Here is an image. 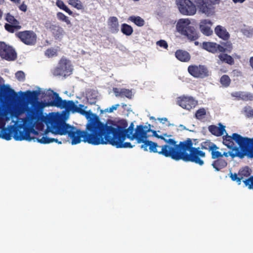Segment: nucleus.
<instances>
[{
    "label": "nucleus",
    "instance_id": "30",
    "mask_svg": "<svg viewBox=\"0 0 253 253\" xmlns=\"http://www.w3.org/2000/svg\"><path fill=\"white\" fill-rule=\"evenodd\" d=\"M56 6L60 9L65 11L69 15H72L73 12L68 8V7L61 0H57L56 2Z\"/></svg>",
    "mask_w": 253,
    "mask_h": 253
},
{
    "label": "nucleus",
    "instance_id": "12",
    "mask_svg": "<svg viewBox=\"0 0 253 253\" xmlns=\"http://www.w3.org/2000/svg\"><path fill=\"white\" fill-rule=\"evenodd\" d=\"M0 128H3L5 125V113L10 107L9 100L6 96H1L0 97Z\"/></svg>",
    "mask_w": 253,
    "mask_h": 253
},
{
    "label": "nucleus",
    "instance_id": "57",
    "mask_svg": "<svg viewBox=\"0 0 253 253\" xmlns=\"http://www.w3.org/2000/svg\"><path fill=\"white\" fill-rule=\"evenodd\" d=\"M158 120L163 124H164L166 122L168 121V119L166 118H159Z\"/></svg>",
    "mask_w": 253,
    "mask_h": 253
},
{
    "label": "nucleus",
    "instance_id": "38",
    "mask_svg": "<svg viewBox=\"0 0 253 253\" xmlns=\"http://www.w3.org/2000/svg\"><path fill=\"white\" fill-rule=\"evenodd\" d=\"M119 106H120V104H115L114 105H112L110 107L105 109V110H101V113L102 114L103 113H112L115 110H116Z\"/></svg>",
    "mask_w": 253,
    "mask_h": 253
},
{
    "label": "nucleus",
    "instance_id": "45",
    "mask_svg": "<svg viewBox=\"0 0 253 253\" xmlns=\"http://www.w3.org/2000/svg\"><path fill=\"white\" fill-rule=\"evenodd\" d=\"M244 112L248 117H253V109L250 107H246L244 108Z\"/></svg>",
    "mask_w": 253,
    "mask_h": 253
},
{
    "label": "nucleus",
    "instance_id": "4",
    "mask_svg": "<svg viewBox=\"0 0 253 253\" xmlns=\"http://www.w3.org/2000/svg\"><path fill=\"white\" fill-rule=\"evenodd\" d=\"M202 147L209 150L211 153V158L212 159H216L219 158L228 157L230 156L232 158L235 157H239L243 158L245 156H247L248 158H253V152H250L246 153V152L238 147L234 148L228 152H221L219 151V148L216 146L214 143L210 141H207L203 143Z\"/></svg>",
    "mask_w": 253,
    "mask_h": 253
},
{
    "label": "nucleus",
    "instance_id": "23",
    "mask_svg": "<svg viewBox=\"0 0 253 253\" xmlns=\"http://www.w3.org/2000/svg\"><path fill=\"white\" fill-rule=\"evenodd\" d=\"M232 96L238 99H242L246 101L253 100V94L248 92H235L232 93Z\"/></svg>",
    "mask_w": 253,
    "mask_h": 253
},
{
    "label": "nucleus",
    "instance_id": "15",
    "mask_svg": "<svg viewBox=\"0 0 253 253\" xmlns=\"http://www.w3.org/2000/svg\"><path fill=\"white\" fill-rule=\"evenodd\" d=\"M213 22L209 19H204L200 20L199 23L200 31L205 36H210L213 34L212 27Z\"/></svg>",
    "mask_w": 253,
    "mask_h": 253
},
{
    "label": "nucleus",
    "instance_id": "26",
    "mask_svg": "<svg viewBox=\"0 0 253 253\" xmlns=\"http://www.w3.org/2000/svg\"><path fill=\"white\" fill-rule=\"evenodd\" d=\"M217 43L213 42H204L203 43V48L205 50L211 53L216 52Z\"/></svg>",
    "mask_w": 253,
    "mask_h": 253
},
{
    "label": "nucleus",
    "instance_id": "39",
    "mask_svg": "<svg viewBox=\"0 0 253 253\" xmlns=\"http://www.w3.org/2000/svg\"><path fill=\"white\" fill-rule=\"evenodd\" d=\"M57 52L56 49L50 48L46 50L45 55L48 57H52L57 55Z\"/></svg>",
    "mask_w": 253,
    "mask_h": 253
},
{
    "label": "nucleus",
    "instance_id": "55",
    "mask_svg": "<svg viewBox=\"0 0 253 253\" xmlns=\"http://www.w3.org/2000/svg\"><path fill=\"white\" fill-rule=\"evenodd\" d=\"M223 45H224V47L225 48H228V47H230V52L231 51V49L232 48V44L231 43H227H227H224L223 44Z\"/></svg>",
    "mask_w": 253,
    "mask_h": 253
},
{
    "label": "nucleus",
    "instance_id": "64",
    "mask_svg": "<svg viewBox=\"0 0 253 253\" xmlns=\"http://www.w3.org/2000/svg\"><path fill=\"white\" fill-rule=\"evenodd\" d=\"M122 105H123V106H126V105H125V104H123Z\"/></svg>",
    "mask_w": 253,
    "mask_h": 253
},
{
    "label": "nucleus",
    "instance_id": "5",
    "mask_svg": "<svg viewBox=\"0 0 253 253\" xmlns=\"http://www.w3.org/2000/svg\"><path fill=\"white\" fill-rule=\"evenodd\" d=\"M222 139L223 144L231 150L237 147L235 146L236 144L239 145L240 149L244 150L246 153L251 152L253 153V138L243 137L236 133L230 135L226 132L223 136Z\"/></svg>",
    "mask_w": 253,
    "mask_h": 253
},
{
    "label": "nucleus",
    "instance_id": "53",
    "mask_svg": "<svg viewBox=\"0 0 253 253\" xmlns=\"http://www.w3.org/2000/svg\"><path fill=\"white\" fill-rule=\"evenodd\" d=\"M177 131H182L183 130H188L183 125H180L178 126H177Z\"/></svg>",
    "mask_w": 253,
    "mask_h": 253
},
{
    "label": "nucleus",
    "instance_id": "28",
    "mask_svg": "<svg viewBox=\"0 0 253 253\" xmlns=\"http://www.w3.org/2000/svg\"><path fill=\"white\" fill-rule=\"evenodd\" d=\"M121 30L124 35L127 36H130L133 32L132 27L125 23L121 25Z\"/></svg>",
    "mask_w": 253,
    "mask_h": 253
},
{
    "label": "nucleus",
    "instance_id": "48",
    "mask_svg": "<svg viewBox=\"0 0 253 253\" xmlns=\"http://www.w3.org/2000/svg\"><path fill=\"white\" fill-rule=\"evenodd\" d=\"M230 48L228 47V48H225L223 44L219 45L217 43L216 52L218 51L221 52H230Z\"/></svg>",
    "mask_w": 253,
    "mask_h": 253
},
{
    "label": "nucleus",
    "instance_id": "6",
    "mask_svg": "<svg viewBox=\"0 0 253 253\" xmlns=\"http://www.w3.org/2000/svg\"><path fill=\"white\" fill-rule=\"evenodd\" d=\"M191 20L185 18L178 19L176 23V30L178 33L186 36L189 40L194 41L198 37L195 28L191 25Z\"/></svg>",
    "mask_w": 253,
    "mask_h": 253
},
{
    "label": "nucleus",
    "instance_id": "21",
    "mask_svg": "<svg viewBox=\"0 0 253 253\" xmlns=\"http://www.w3.org/2000/svg\"><path fill=\"white\" fill-rule=\"evenodd\" d=\"M49 29L56 39H61L65 34L64 30L59 26L52 25Z\"/></svg>",
    "mask_w": 253,
    "mask_h": 253
},
{
    "label": "nucleus",
    "instance_id": "43",
    "mask_svg": "<svg viewBox=\"0 0 253 253\" xmlns=\"http://www.w3.org/2000/svg\"><path fill=\"white\" fill-rule=\"evenodd\" d=\"M11 135L5 129H1V138L6 140H9L11 139Z\"/></svg>",
    "mask_w": 253,
    "mask_h": 253
},
{
    "label": "nucleus",
    "instance_id": "32",
    "mask_svg": "<svg viewBox=\"0 0 253 253\" xmlns=\"http://www.w3.org/2000/svg\"><path fill=\"white\" fill-rule=\"evenodd\" d=\"M57 18L60 21L65 23L67 25L71 26L72 23L69 18L64 13L58 12L56 14Z\"/></svg>",
    "mask_w": 253,
    "mask_h": 253
},
{
    "label": "nucleus",
    "instance_id": "13",
    "mask_svg": "<svg viewBox=\"0 0 253 253\" xmlns=\"http://www.w3.org/2000/svg\"><path fill=\"white\" fill-rule=\"evenodd\" d=\"M189 74L195 78H203L209 75L207 69L203 65H191L188 68Z\"/></svg>",
    "mask_w": 253,
    "mask_h": 253
},
{
    "label": "nucleus",
    "instance_id": "20",
    "mask_svg": "<svg viewBox=\"0 0 253 253\" xmlns=\"http://www.w3.org/2000/svg\"><path fill=\"white\" fill-rule=\"evenodd\" d=\"M215 34L220 39L227 40L229 38L230 35L226 28L221 25H217L214 29Z\"/></svg>",
    "mask_w": 253,
    "mask_h": 253
},
{
    "label": "nucleus",
    "instance_id": "22",
    "mask_svg": "<svg viewBox=\"0 0 253 253\" xmlns=\"http://www.w3.org/2000/svg\"><path fill=\"white\" fill-rule=\"evenodd\" d=\"M37 124L38 126H42L41 122H39V120L33 116L28 117L23 121V125L25 127H34L35 124Z\"/></svg>",
    "mask_w": 253,
    "mask_h": 253
},
{
    "label": "nucleus",
    "instance_id": "46",
    "mask_svg": "<svg viewBox=\"0 0 253 253\" xmlns=\"http://www.w3.org/2000/svg\"><path fill=\"white\" fill-rule=\"evenodd\" d=\"M191 1H192L191 0H176V4L177 8H179L184 5L190 3Z\"/></svg>",
    "mask_w": 253,
    "mask_h": 253
},
{
    "label": "nucleus",
    "instance_id": "58",
    "mask_svg": "<svg viewBox=\"0 0 253 253\" xmlns=\"http://www.w3.org/2000/svg\"><path fill=\"white\" fill-rule=\"evenodd\" d=\"M242 32H243V34L245 35H246L247 36H250V33H249V32H248V29L243 30Z\"/></svg>",
    "mask_w": 253,
    "mask_h": 253
},
{
    "label": "nucleus",
    "instance_id": "7",
    "mask_svg": "<svg viewBox=\"0 0 253 253\" xmlns=\"http://www.w3.org/2000/svg\"><path fill=\"white\" fill-rule=\"evenodd\" d=\"M220 0H197L196 1L199 11L208 17L215 14L214 5L219 4Z\"/></svg>",
    "mask_w": 253,
    "mask_h": 253
},
{
    "label": "nucleus",
    "instance_id": "59",
    "mask_svg": "<svg viewBox=\"0 0 253 253\" xmlns=\"http://www.w3.org/2000/svg\"><path fill=\"white\" fill-rule=\"evenodd\" d=\"M246 0H232V1L236 3H243Z\"/></svg>",
    "mask_w": 253,
    "mask_h": 253
},
{
    "label": "nucleus",
    "instance_id": "40",
    "mask_svg": "<svg viewBox=\"0 0 253 253\" xmlns=\"http://www.w3.org/2000/svg\"><path fill=\"white\" fill-rule=\"evenodd\" d=\"M121 92V97H126L128 98H131L132 96L131 91L127 89L122 88Z\"/></svg>",
    "mask_w": 253,
    "mask_h": 253
},
{
    "label": "nucleus",
    "instance_id": "24",
    "mask_svg": "<svg viewBox=\"0 0 253 253\" xmlns=\"http://www.w3.org/2000/svg\"><path fill=\"white\" fill-rule=\"evenodd\" d=\"M175 55L176 58L182 62H187L190 59L189 53L182 50H177Z\"/></svg>",
    "mask_w": 253,
    "mask_h": 253
},
{
    "label": "nucleus",
    "instance_id": "25",
    "mask_svg": "<svg viewBox=\"0 0 253 253\" xmlns=\"http://www.w3.org/2000/svg\"><path fill=\"white\" fill-rule=\"evenodd\" d=\"M227 165V162L223 159H218L215 160L212 164V167L216 171H219L222 169L226 167Z\"/></svg>",
    "mask_w": 253,
    "mask_h": 253
},
{
    "label": "nucleus",
    "instance_id": "19",
    "mask_svg": "<svg viewBox=\"0 0 253 253\" xmlns=\"http://www.w3.org/2000/svg\"><path fill=\"white\" fill-rule=\"evenodd\" d=\"M108 26L109 30L113 33H117L119 30L118 19L116 17L112 16L108 20Z\"/></svg>",
    "mask_w": 253,
    "mask_h": 253
},
{
    "label": "nucleus",
    "instance_id": "2",
    "mask_svg": "<svg viewBox=\"0 0 253 253\" xmlns=\"http://www.w3.org/2000/svg\"><path fill=\"white\" fill-rule=\"evenodd\" d=\"M153 135L164 140L167 144L161 146V150L159 151L157 148L160 147L156 143L150 141L149 150L151 152L158 153L166 157H170L176 161L182 160L185 162H192L202 166L204 161L201 158L205 157V153L201 150L200 148L193 147L190 140L186 142L177 143L174 138H171L172 135L164 133L158 135L156 131H153Z\"/></svg>",
    "mask_w": 253,
    "mask_h": 253
},
{
    "label": "nucleus",
    "instance_id": "18",
    "mask_svg": "<svg viewBox=\"0 0 253 253\" xmlns=\"http://www.w3.org/2000/svg\"><path fill=\"white\" fill-rule=\"evenodd\" d=\"M208 129L212 134L216 136H223L226 133L225 126L220 123L218 124V126L214 125L210 126Z\"/></svg>",
    "mask_w": 253,
    "mask_h": 253
},
{
    "label": "nucleus",
    "instance_id": "3",
    "mask_svg": "<svg viewBox=\"0 0 253 253\" xmlns=\"http://www.w3.org/2000/svg\"><path fill=\"white\" fill-rule=\"evenodd\" d=\"M116 129L110 131L108 135V142L109 144L117 148H132L135 145H132L130 142H125L126 138L132 141L136 140L137 143H142L141 148L145 151H148L149 147L150 141L147 140L149 137L148 134L152 131L149 126H137L134 130V125L132 122L129 127L125 120H121L115 123Z\"/></svg>",
    "mask_w": 253,
    "mask_h": 253
},
{
    "label": "nucleus",
    "instance_id": "33",
    "mask_svg": "<svg viewBox=\"0 0 253 253\" xmlns=\"http://www.w3.org/2000/svg\"><path fill=\"white\" fill-rule=\"evenodd\" d=\"M251 174L250 169L249 168L246 167L241 169L239 172V175L241 180H243L245 177L249 176Z\"/></svg>",
    "mask_w": 253,
    "mask_h": 253
},
{
    "label": "nucleus",
    "instance_id": "14",
    "mask_svg": "<svg viewBox=\"0 0 253 253\" xmlns=\"http://www.w3.org/2000/svg\"><path fill=\"white\" fill-rule=\"evenodd\" d=\"M16 35L22 42L26 44H33L36 42V35L34 32L31 31L19 32Z\"/></svg>",
    "mask_w": 253,
    "mask_h": 253
},
{
    "label": "nucleus",
    "instance_id": "35",
    "mask_svg": "<svg viewBox=\"0 0 253 253\" xmlns=\"http://www.w3.org/2000/svg\"><path fill=\"white\" fill-rule=\"evenodd\" d=\"M230 82L231 80L229 76L227 75H223L220 78V83L223 86H228L230 84Z\"/></svg>",
    "mask_w": 253,
    "mask_h": 253
},
{
    "label": "nucleus",
    "instance_id": "31",
    "mask_svg": "<svg viewBox=\"0 0 253 253\" xmlns=\"http://www.w3.org/2000/svg\"><path fill=\"white\" fill-rule=\"evenodd\" d=\"M128 20L139 27L143 26L145 24L144 20L139 16H131L128 18Z\"/></svg>",
    "mask_w": 253,
    "mask_h": 253
},
{
    "label": "nucleus",
    "instance_id": "29",
    "mask_svg": "<svg viewBox=\"0 0 253 253\" xmlns=\"http://www.w3.org/2000/svg\"><path fill=\"white\" fill-rule=\"evenodd\" d=\"M68 3L78 10H83L84 6L80 0H67Z\"/></svg>",
    "mask_w": 253,
    "mask_h": 253
},
{
    "label": "nucleus",
    "instance_id": "37",
    "mask_svg": "<svg viewBox=\"0 0 253 253\" xmlns=\"http://www.w3.org/2000/svg\"><path fill=\"white\" fill-rule=\"evenodd\" d=\"M206 111L204 108H201L198 110L195 114V117L199 120L202 119L206 115Z\"/></svg>",
    "mask_w": 253,
    "mask_h": 253
},
{
    "label": "nucleus",
    "instance_id": "8",
    "mask_svg": "<svg viewBox=\"0 0 253 253\" xmlns=\"http://www.w3.org/2000/svg\"><path fill=\"white\" fill-rule=\"evenodd\" d=\"M56 98L54 100L48 102H37L33 105V109L37 112L42 111L45 107L54 106L63 109L65 106V102L58 96V94L54 93Z\"/></svg>",
    "mask_w": 253,
    "mask_h": 253
},
{
    "label": "nucleus",
    "instance_id": "51",
    "mask_svg": "<svg viewBox=\"0 0 253 253\" xmlns=\"http://www.w3.org/2000/svg\"><path fill=\"white\" fill-rule=\"evenodd\" d=\"M122 88H114L113 92L116 97H121Z\"/></svg>",
    "mask_w": 253,
    "mask_h": 253
},
{
    "label": "nucleus",
    "instance_id": "54",
    "mask_svg": "<svg viewBox=\"0 0 253 253\" xmlns=\"http://www.w3.org/2000/svg\"><path fill=\"white\" fill-rule=\"evenodd\" d=\"M19 9L22 11H26L27 10V5L24 3H22L19 6Z\"/></svg>",
    "mask_w": 253,
    "mask_h": 253
},
{
    "label": "nucleus",
    "instance_id": "52",
    "mask_svg": "<svg viewBox=\"0 0 253 253\" xmlns=\"http://www.w3.org/2000/svg\"><path fill=\"white\" fill-rule=\"evenodd\" d=\"M24 94L27 96H29V95L37 96L38 95L39 93L36 91H31L30 90H27L24 93Z\"/></svg>",
    "mask_w": 253,
    "mask_h": 253
},
{
    "label": "nucleus",
    "instance_id": "50",
    "mask_svg": "<svg viewBox=\"0 0 253 253\" xmlns=\"http://www.w3.org/2000/svg\"><path fill=\"white\" fill-rule=\"evenodd\" d=\"M157 45L161 47L167 49L168 47L167 42L164 40H160L156 42Z\"/></svg>",
    "mask_w": 253,
    "mask_h": 253
},
{
    "label": "nucleus",
    "instance_id": "42",
    "mask_svg": "<svg viewBox=\"0 0 253 253\" xmlns=\"http://www.w3.org/2000/svg\"><path fill=\"white\" fill-rule=\"evenodd\" d=\"M11 135L5 129H1V138L6 140H9L11 139Z\"/></svg>",
    "mask_w": 253,
    "mask_h": 253
},
{
    "label": "nucleus",
    "instance_id": "10",
    "mask_svg": "<svg viewBox=\"0 0 253 253\" xmlns=\"http://www.w3.org/2000/svg\"><path fill=\"white\" fill-rule=\"evenodd\" d=\"M72 71L71 62L65 58H62L59 62L58 67L55 70L54 74L65 76L70 75Z\"/></svg>",
    "mask_w": 253,
    "mask_h": 253
},
{
    "label": "nucleus",
    "instance_id": "44",
    "mask_svg": "<svg viewBox=\"0 0 253 253\" xmlns=\"http://www.w3.org/2000/svg\"><path fill=\"white\" fill-rule=\"evenodd\" d=\"M230 177L231 179L234 181H236L237 183L240 185L241 183V179L240 176L237 175L236 173H232L231 172L230 173Z\"/></svg>",
    "mask_w": 253,
    "mask_h": 253
},
{
    "label": "nucleus",
    "instance_id": "61",
    "mask_svg": "<svg viewBox=\"0 0 253 253\" xmlns=\"http://www.w3.org/2000/svg\"><path fill=\"white\" fill-rule=\"evenodd\" d=\"M2 14V11L0 10V18L1 17Z\"/></svg>",
    "mask_w": 253,
    "mask_h": 253
},
{
    "label": "nucleus",
    "instance_id": "49",
    "mask_svg": "<svg viewBox=\"0 0 253 253\" xmlns=\"http://www.w3.org/2000/svg\"><path fill=\"white\" fill-rule=\"evenodd\" d=\"M17 80L19 81H23L25 79V74L22 71H18L15 74Z\"/></svg>",
    "mask_w": 253,
    "mask_h": 253
},
{
    "label": "nucleus",
    "instance_id": "1",
    "mask_svg": "<svg viewBox=\"0 0 253 253\" xmlns=\"http://www.w3.org/2000/svg\"><path fill=\"white\" fill-rule=\"evenodd\" d=\"M65 102L64 108L73 113H78L85 117L88 122L85 131H81L65 122L67 117L66 112L54 113L51 115L49 121L46 123L47 128L41 138H36V141L42 144H48L55 142L61 144V141L47 136L48 133L53 134L64 135L68 134L71 139V144L76 145L83 141L89 144L98 145L106 144L109 141L108 135L110 131L116 129L115 122L108 121L105 124L101 122L97 116L92 112L86 111L87 107L82 104L77 105L73 101Z\"/></svg>",
    "mask_w": 253,
    "mask_h": 253
},
{
    "label": "nucleus",
    "instance_id": "47",
    "mask_svg": "<svg viewBox=\"0 0 253 253\" xmlns=\"http://www.w3.org/2000/svg\"><path fill=\"white\" fill-rule=\"evenodd\" d=\"M6 19L9 24H19V22L14 18V17L10 15L7 14L6 16Z\"/></svg>",
    "mask_w": 253,
    "mask_h": 253
},
{
    "label": "nucleus",
    "instance_id": "27",
    "mask_svg": "<svg viewBox=\"0 0 253 253\" xmlns=\"http://www.w3.org/2000/svg\"><path fill=\"white\" fill-rule=\"evenodd\" d=\"M218 57L221 62H225L231 65L234 64V59L229 55L221 53L219 54Z\"/></svg>",
    "mask_w": 253,
    "mask_h": 253
},
{
    "label": "nucleus",
    "instance_id": "41",
    "mask_svg": "<svg viewBox=\"0 0 253 253\" xmlns=\"http://www.w3.org/2000/svg\"><path fill=\"white\" fill-rule=\"evenodd\" d=\"M246 186L248 187L249 189L253 190V176L250 177L248 179L243 180Z\"/></svg>",
    "mask_w": 253,
    "mask_h": 253
},
{
    "label": "nucleus",
    "instance_id": "9",
    "mask_svg": "<svg viewBox=\"0 0 253 253\" xmlns=\"http://www.w3.org/2000/svg\"><path fill=\"white\" fill-rule=\"evenodd\" d=\"M177 103L183 109L190 111L197 105L198 101L191 96L182 95L177 98Z\"/></svg>",
    "mask_w": 253,
    "mask_h": 253
},
{
    "label": "nucleus",
    "instance_id": "16",
    "mask_svg": "<svg viewBox=\"0 0 253 253\" xmlns=\"http://www.w3.org/2000/svg\"><path fill=\"white\" fill-rule=\"evenodd\" d=\"M32 132L34 135H38V133L37 131L35 130H31V131L24 130L22 132H20L19 133L16 132L13 136L14 139L16 141H22V140H27L28 141H31L33 140L34 141H36L35 138L32 137L30 136V133Z\"/></svg>",
    "mask_w": 253,
    "mask_h": 253
},
{
    "label": "nucleus",
    "instance_id": "11",
    "mask_svg": "<svg viewBox=\"0 0 253 253\" xmlns=\"http://www.w3.org/2000/svg\"><path fill=\"white\" fill-rule=\"evenodd\" d=\"M0 56L6 60L13 61L16 58V53L12 47L0 42Z\"/></svg>",
    "mask_w": 253,
    "mask_h": 253
},
{
    "label": "nucleus",
    "instance_id": "36",
    "mask_svg": "<svg viewBox=\"0 0 253 253\" xmlns=\"http://www.w3.org/2000/svg\"><path fill=\"white\" fill-rule=\"evenodd\" d=\"M0 89L1 91L5 93L9 94H15L14 90L10 88V86L9 84H3L0 85Z\"/></svg>",
    "mask_w": 253,
    "mask_h": 253
},
{
    "label": "nucleus",
    "instance_id": "63",
    "mask_svg": "<svg viewBox=\"0 0 253 253\" xmlns=\"http://www.w3.org/2000/svg\"><path fill=\"white\" fill-rule=\"evenodd\" d=\"M169 126H174L173 124H169Z\"/></svg>",
    "mask_w": 253,
    "mask_h": 253
},
{
    "label": "nucleus",
    "instance_id": "34",
    "mask_svg": "<svg viewBox=\"0 0 253 253\" xmlns=\"http://www.w3.org/2000/svg\"><path fill=\"white\" fill-rule=\"evenodd\" d=\"M4 27L7 31L11 33H13L15 30H17L21 28L19 24H6Z\"/></svg>",
    "mask_w": 253,
    "mask_h": 253
},
{
    "label": "nucleus",
    "instance_id": "17",
    "mask_svg": "<svg viewBox=\"0 0 253 253\" xmlns=\"http://www.w3.org/2000/svg\"><path fill=\"white\" fill-rule=\"evenodd\" d=\"M178 9L181 14L186 16H193L195 15L197 12L196 6L192 1L190 2V3L184 5Z\"/></svg>",
    "mask_w": 253,
    "mask_h": 253
},
{
    "label": "nucleus",
    "instance_id": "60",
    "mask_svg": "<svg viewBox=\"0 0 253 253\" xmlns=\"http://www.w3.org/2000/svg\"><path fill=\"white\" fill-rule=\"evenodd\" d=\"M10 0L16 4L20 3V0Z\"/></svg>",
    "mask_w": 253,
    "mask_h": 253
},
{
    "label": "nucleus",
    "instance_id": "56",
    "mask_svg": "<svg viewBox=\"0 0 253 253\" xmlns=\"http://www.w3.org/2000/svg\"><path fill=\"white\" fill-rule=\"evenodd\" d=\"M250 65L253 71V56L251 57L249 60Z\"/></svg>",
    "mask_w": 253,
    "mask_h": 253
},
{
    "label": "nucleus",
    "instance_id": "62",
    "mask_svg": "<svg viewBox=\"0 0 253 253\" xmlns=\"http://www.w3.org/2000/svg\"><path fill=\"white\" fill-rule=\"evenodd\" d=\"M1 137V130L0 131V138Z\"/></svg>",
    "mask_w": 253,
    "mask_h": 253
}]
</instances>
